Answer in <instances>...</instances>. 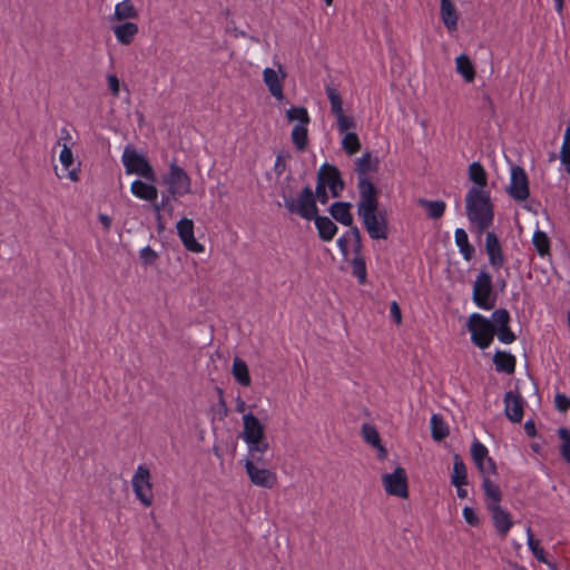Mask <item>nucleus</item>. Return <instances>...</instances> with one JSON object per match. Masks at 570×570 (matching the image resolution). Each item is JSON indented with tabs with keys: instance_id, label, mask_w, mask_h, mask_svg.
<instances>
[{
	"instance_id": "f257e3e1",
	"label": "nucleus",
	"mask_w": 570,
	"mask_h": 570,
	"mask_svg": "<svg viewBox=\"0 0 570 570\" xmlns=\"http://www.w3.org/2000/svg\"><path fill=\"white\" fill-rule=\"evenodd\" d=\"M465 203L469 220L478 227L480 234L483 233L493 222V205L489 193L479 187H471Z\"/></svg>"
},
{
	"instance_id": "f03ea898",
	"label": "nucleus",
	"mask_w": 570,
	"mask_h": 570,
	"mask_svg": "<svg viewBox=\"0 0 570 570\" xmlns=\"http://www.w3.org/2000/svg\"><path fill=\"white\" fill-rule=\"evenodd\" d=\"M286 119L289 122L297 121L291 134L292 141L297 150H305L308 145L307 126L311 122L307 109L305 107H292L286 111Z\"/></svg>"
},
{
	"instance_id": "7ed1b4c3",
	"label": "nucleus",
	"mask_w": 570,
	"mask_h": 570,
	"mask_svg": "<svg viewBox=\"0 0 570 570\" xmlns=\"http://www.w3.org/2000/svg\"><path fill=\"white\" fill-rule=\"evenodd\" d=\"M284 206L289 213L296 214L306 220H311L317 215L315 196L308 185L302 189L297 198L284 196Z\"/></svg>"
},
{
	"instance_id": "20e7f679",
	"label": "nucleus",
	"mask_w": 570,
	"mask_h": 570,
	"mask_svg": "<svg viewBox=\"0 0 570 570\" xmlns=\"http://www.w3.org/2000/svg\"><path fill=\"white\" fill-rule=\"evenodd\" d=\"M352 240L354 244V253L355 257L352 259V273L357 277L360 284L366 283V265L365 261L361 255L362 250V237L357 227H352L350 232L345 234V236L338 239V246L344 255L347 254L346 242Z\"/></svg>"
},
{
	"instance_id": "39448f33",
	"label": "nucleus",
	"mask_w": 570,
	"mask_h": 570,
	"mask_svg": "<svg viewBox=\"0 0 570 570\" xmlns=\"http://www.w3.org/2000/svg\"><path fill=\"white\" fill-rule=\"evenodd\" d=\"M468 330L471 333L472 343L480 347L487 348L493 341L495 327L491 321L484 316L474 313L469 317Z\"/></svg>"
},
{
	"instance_id": "423d86ee",
	"label": "nucleus",
	"mask_w": 570,
	"mask_h": 570,
	"mask_svg": "<svg viewBox=\"0 0 570 570\" xmlns=\"http://www.w3.org/2000/svg\"><path fill=\"white\" fill-rule=\"evenodd\" d=\"M168 196L176 200L191 193V179L188 174L175 163L169 166L168 174L164 177Z\"/></svg>"
},
{
	"instance_id": "0eeeda50",
	"label": "nucleus",
	"mask_w": 570,
	"mask_h": 570,
	"mask_svg": "<svg viewBox=\"0 0 570 570\" xmlns=\"http://www.w3.org/2000/svg\"><path fill=\"white\" fill-rule=\"evenodd\" d=\"M122 163L128 175L136 174L149 181H155L156 174L147 158L136 151L132 146H127L122 154Z\"/></svg>"
},
{
	"instance_id": "6e6552de",
	"label": "nucleus",
	"mask_w": 570,
	"mask_h": 570,
	"mask_svg": "<svg viewBox=\"0 0 570 570\" xmlns=\"http://www.w3.org/2000/svg\"><path fill=\"white\" fill-rule=\"evenodd\" d=\"M132 490L136 498L145 507H150L154 502V491L151 483V473L146 465H139L132 475Z\"/></svg>"
},
{
	"instance_id": "1a4fd4ad",
	"label": "nucleus",
	"mask_w": 570,
	"mask_h": 570,
	"mask_svg": "<svg viewBox=\"0 0 570 570\" xmlns=\"http://www.w3.org/2000/svg\"><path fill=\"white\" fill-rule=\"evenodd\" d=\"M382 483L389 495L401 499L409 498V482L406 471L402 466H396L392 473L382 475Z\"/></svg>"
},
{
	"instance_id": "9d476101",
	"label": "nucleus",
	"mask_w": 570,
	"mask_h": 570,
	"mask_svg": "<svg viewBox=\"0 0 570 570\" xmlns=\"http://www.w3.org/2000/svg\"><path fill=\"white\" fill-rule=\"evenodd\" d=\"M360 199L357 203V214H365L379 210V189L371 181L362 179L357 181Z\"/></svg>"
},
{
	"instance_id": "9b49d317",
	"label": "nucleus",
	"mask_w": 570,
	"mask_h": 570,
	"mask_svg": "<svg viewBox=\"0 0 570 570\" xmlns=\"http://www.w3.org/2000/svg\"><path fill=\"white\" fill-rule=\"evenodd\" d=\"M491 293H492L491 275L485 272H481L479 274V276L476 277V281L473 286L474 303L483 309L493 308L495 305V302H494V299H491Z\"/></svg>"
},
{
	"instance_id": "f8f14e48",
	"label": "nucleus",
	"mask_w": 570,
	"mask_h": 570,
	"mask_svg": "<svg viewBox=\"0 0 570 570\" xmlns=\"http://www.w3.org/2000/svg\"><path fill=\"white\" fill-rule=\"evenodd\" d=\"M275 66L277 67V70L273 68H265L263 70V81L269 94L276 100L281 101L284 99V82L287 77V72L279 62H276Z\"/></svg>"
},
{
	"instance_id": "ddd939ff",
	"label": "nucleus",
	"mask_w": 570,
	"mask_h": 570,
	"mask_svg": "<svg viewBox=\"0 0 570 570\" xmlns=\"http://www.w3.org/2000/svg\"><path fill=\"white\" fill-rule=\"evenodd\" d=\"M363 225L373 239H386L389 235V223L385 216L377 212L358 215Z\"/></svg>"
},
{
	"instance_id": "4468645a",
	"label": "nucleus",
	"mask_w": 570,
	"mask_h": 570,
	"mask_svg": "<svg viewBox=\"0 0 570 570\" xmlns=\"http://www.w3.org/2000/svg\"><path fill=\"white\" fill-rule=\"evenodd\" d=\"M243 439L248 446L268 444L265 438L264 426L253 413L245 414L243 416Z\"/></svg>"
},
{
	"instance_id": "2eb2a0df",
	"label": "nucleus",
	"mask_w": 570,
	"mask_h": 570,
	"mask_svg": "<svg viewBox=\"0 0 570 570\" xmlns=\"http://www.w3.org/2000/svg\"><path fill=\"white\" fill-rule=\"evenodd\" d=\"M317 180L330 189L332 197H338L344 189V180L334 165H322L317 173Z\"/></svg>"
},
{
	"instance_id": "dca6fc26",
	"label": "nucleus",
	"mask_w": 570,
	"mask_h": 570,
	"mask_svg": "<svg viewBox=\"0 0 570 570\" xmlns=\"http://www.w3.org/2000/svg\"><path fill=\"white\" fill-rule=\"evenodd\" d=\"M509 195L518 202L525 200L529 195V180L524 169L520 166L511 168V181L508 188Z\"/></svg>"
},
{
	"instance_id": "f3484780",
	"label": "nucleus",
	"mask_w": 570,
	"mask_h": 570,
	"mask_svg": "<svg viewBox=\"0 0 570 570\" xmlns=\"http://www.w3.org/2000/svg\"><path fill=\"white\" fill-rule=\"evenodd\" d=\"M245 469L250 482L257 487L271 489L277 483L276 474L264 466L259 468L245 462Z\"/></svg>"
},
{
	"instance_id": "a211bd4d",
	"label": "nucleus",
	"mask_w": 570,
	"mask_h": 570,
	"mask_svg": "<svg viewBox=\"0 0 570 570\" xmlns=\"http://www.w3.org/2000/svg\"><path fill=\"white\" fill-rule=\"evenodd\" d=\"M177 233L186 249L193 253L204 252V246L194 236V222L191 219L181 218L177 223Z\"/></svg>"
},
{
	"instance_id": "6ab92c4d",
	"label": "nucleus",
	"mask_w": 570,
	"mask_h": 570,
	"mask_svg": "<svg viewBox=\"0 0 570 570\" xmlns=\"http://www.w3.org/2000/svg\"><path fill=\"white\" fill-rule=\"evenodd\" d=\"M504 412L513 423H520L523 417V399L518 391H509L504 396Z\"/></svg>"
},
{
	"instance_id": "aec40b11",
	"label": "nucleus",
	"mask_w": 570,
	"mask_h": 570,
	"mask_svg": "<svg viewBox=\"0 0 570 570\" xmlns=\"http://www.w3.org/2000/svg\"><path fill=\"white\" fill-rule=\"evenodd\" d=\"M380 160L372 153L366 151L355 161V173L358 181L362 179L370 180L368 174L379 170Z\"/></svg>"
},
{
	"instance_id": "412c9836",
	"label": "nucleus",
	"mask_w": 570,
	"mask_h": 570,
	"mask_svg": "<svg viewBox=\"0 0 570 570\" xmlns=\"http://www.w3.org/2000/svg\"><path fill=\"white\" fill-rule=\"evenodd\" d=\"M485 249L489 256V262L492 267L499 269L504 264V256L502 253L501 244L497 237V235L492 232L487 234L485 238Z\"/></svg>"
},
{
	"instance_id": "4be33fe9",
	"label": "nucleus",
	"mask_w": 570,
	"mask_h": 570,
	"mask_svg": "<svg viewBox=\"0 0 570 570\" xmlns=\"http://www.w3.org/2000/svg\"><path fill=\"white\" fill-rule=\"evenodd\" d=\"M440 17L446 30L452 33L458 30L459 12L451 0H440Z\"/></svg>"
},
{
	"instance_id": "5701e85b",
	"label": "nucleus",
	"mask_w": 570,
	"mask_h": 570,
	"mask_svg": "<svg viewBox=\"0 0 570 570\" xmlns=\"http://www.w3.org/2000/svg\"><path fill=\"white\" fill-rule=\"evenodd\" d=\"M58 146H62V149L59 154V160L61 163V165L63 166V168L68 171V178L73 181V183H77L80 180V165L78 164L77 167H72L73 166V154L71 151V149L68 147V145L65 142V144H61V140H58Z\"/></svg>"
},
{
	"instance_id": "b1692460",
	"label": "nucleus",
	"mask_w": 570,
	"mask_h": 570,
	"mask_svg": "<svg viewBox=\"0 0 570 570\" xmlns=\"http://www.w3.org/2000/svg\"><path fill=\"white\" fill-rule=\"evenodd\" d=\"M488 509L491 512L492 521L498 533L502 537H505L513 524L510 513L503 510L500 504L490 507Z\"/></svg>"
},
{
	"instance_id": "393cba45",
	"label": "nucleus",
	"mask_w": 570,
	"mask_h": 570,
	"mask_svg": "<svg viewBox=\"0 0 570 570\" xmlns=\"http://www.w3.org/2000/svg\"><path fill=\"white\" fill-rule=\"evenodd\" d=\"M362 435L368 444H371L373 448L377 450V456L381 460H385L387 456V450L382 444L380 434L375 426L370 424H364L362 426Z\"/></svg>"
},
{
	"instance_id": "a878e982",
	"label": "nucleus",
	"mask_w": 570,
	"mask_h": 570,
	"mask_svg": "<svg viewBox=\"0 0 570 570\" xmlns=\"http://www.w3.org/2000/svg\"><path fill=\"white\" fill-rule=\"evenodd\" d=\"M313 219L320 238L324 242L332 240L337 232V226L326 216L316 215Z\"/></svg>"
},
{
	"instance_id": "bb28decb",
	"label": "nucleus",
	"mask_w": 570,
	"mask_h": 570,
	"mask_svg": "<svg viewBox=\"0 0 570 570\" xmlns=\"http://www.w3.org/2000/svg\"><path fill=\"white\" fill-rule=\"evenodd\" d=\"M131 193L144 200L154 202L157 199L158 190L153 184L142 180H135L131 184Z\"/></svg>"
},
{
	"instance_id": "cd10ccee",
	"label": "nucleus",
	"mask_w": 570,
	"mask_h": 570,
	"mask_svg": "<svg viewBox=\"0 0 570 570\" xmlns=\"http://www.w3.org/2000/svg\"><path fill=\"white\" fill-rule=\"evenodd\" d=\"M117 40L125 46L132 42L135 36L138 33V26L134 22H124L114 28Z\"/></svg>"
},
{
	"instance_id": "c85d7f7f",
	"label": "nucleus",
	"mask_w": 570,
	"mask_h": 570,
	"mask_svg": "<svg viewBox=\"0 0 570 570\" xmlns=\"http://www.w3.org/2000/svg\"><path fill=\"white\" fill-rule=\"evenodd\" d=\"M330 213L334 219H336L337 222L345 226H351L353 223L350 203H334L330 208Z\"/></svg>"
},
{
	"instance_id": "c756f323",
	"label": "nucleus",
	"mask_w": 570,
	"mask_h": 570,
	"mask_svg": "<svg viewBox=\"0 0 570 570\" xmlns=\"http://www.w3.org/2000/svg\"><path fill=\"white\" fill-rule=\"evenodd\" d=\"M456 71L463 77L466 82L474 81L475 68L470 57L465 53H461L455 59Z\"/></svg>"
},
{
	"instance_id": "7c9ffc66",
	"label": "nucleus",
	"mask_w": 570,
	"mask_h": 570,
	"mask_svg": "<svg viewBox=\"0 0 570 570\" xmlns=\"http://www.w3.org/2000/svg\"><path fill=\"white\" fill-rule=\"evenodd\" d=\"M497 371L512 374L515 370V357L508 353L498 351L493 356Z\"/></svg>"
},
{
	"instance_id": "2f4dec72",
	"label": "nucleus",
	"mask_w": 570,
	"mask_h": 570,
	"mask_svg": "<svg viewBox=\"0 0 570 570\" xmlns=\"http://www.w3.org/2000/svg\"><path fill=\"white\" fill-rule=\"evenodd\" d=\"M482 489L487 497V507L499 505L502 500V492L498 484L492 482L490 478H484L482 480Z\"/></svg>"
},
{
	"instance_id": "473e14b6",
	"label": "nucleus",
	"mask_w": 570,
	"mask_h": 570,
	"mask_svg": "<svg viewBox=\"0 0 570 570\" xmlns=\"http://www.w3.org/2000/svg\"><path fill=\"white\" fill-rule=\"evenodd\" d=\"M451 483L456 488L468 484L466 468L459 454L454 455V464H453V473L451 476Z\"/></svg>"
},
{
	"instance_id": "72a5a7b5",
	"label": "nucleus",
	"mask_w": 570,
	"mask_h": 570,
	"mask_svg": "<svg viewBox=\"0 0 570 570\" xmlns=\"http://www.w3.org/2000/svg\"><path fill=\"white\" fill-rule=\"evenodd\" d=\"M232 373L234 379L243 386L250 385V375L245 361L235 357L233 362Z\"/></svg>"
},
{
	"instance_id": "f704fd0d",
	"label": "nucleus",
	"mask_w": 570,
	"mask_h": 570,
	"mask_svg": "<svg viewBox=\"0 0 570 570\" xmlns=\"http://www.w3.org/2000/svg\"><path fill=\"white\" fill-rule=\"evenodd\" d=\"M417 204L426 210L428 217L431 219H439L445 212V203L442 200H428L420 198Z\"/></svg>"
},
{
	"instance_id": "c9c22d12",
	"label": "nucleus",
	"mask_w": 570,
	"mask_h": 570,
	"mask_svg": "<svg viewBox=\"0 0 570 570\" xmlns=\"http://www.w3.org/2000/svg\"><path fill=\"white\" fill-rule=\"evenodd\" d=\"M137 16L138 12L134 3L130 0H124L116 6L112 19L124 21L136 18Z\"/></svg>"
},
{
	"instance_id": "e433bc0d",
	"label": "nucleus",
	"mask_w": 570,
	"mask_h": 570,
	"mask_svg": "<svg viewBox=\"0 0 570 570\" xmlns=\"http://www.w3.org/2000/svg\"><path fill=\"white\" fill-rule=\"evenodd\" d=\"M455 244L466 261H470L473 257L474 248L470 245L468 234L464 229L458 228L455 230Z\"/></svg>"
},
{
	"instance_id": "4c0bfd02",
	"label": "nucleus",
	"mask_w": 570,
	"mask_h": 570,
	"mask_svg": "<svg viewBox=\"0 0 570 570\" xmlns=\"http://www.w3.org/2000/svg\"><path fill=\"white\" fill-rule=\"evenodd\" d=\"M431 432L435 441H442L450 433L449 426L439 414H433L431 417Z\"/></svg>"
},
{
	"instance_id": "58836bf2",
	"label": "nucleus",
	"mask_w": 570,
	"mask_h": 570,
	"mask_svg": "<svg viewBox=\"0 0 570 570\" xmlns=\"http://www.w3.org/2000/svg\"><path fill=\"white\" fill-rule=\"evenodd\" d=\"M469 178L471 181L475 184L474 187L484 189V187L487 186V173L480 163H472L469 166Z\"/></svg>"
},
{
	"instance_id": "ea45409f",
	"label": "nucleus",
	"mask_w": 570,
	"mask_h": 570,
	"mask_svg": "<svg viewBox=\"0 0 570 570\" xmlns=\"http://www.w3.org/2000/svg\"><path fill=\"white\" fill-rule=\"evenodd\" d=\"M269 444L250 445L248 446V458L245 462H250L253 465H266L267 461L264 459V453L268 450Z\"/></svg>"
},
{
	"instance_id": "a19ab883",
	"label": "nucleus",
	"mask_w": 570,
	"mask_h": 570,
	"mask_svg": "<svg viewBox=\"0 0 570 570\" xmlns=\"http://www.w3.org/2000/svg\"><path fill=\"white\" fill-rule=\"evenodd\" d=\"M532 243L538 252V254L542 257L550 255V239L548 235L542 230H537L533 234Z\"/></svg>"
},
{
	"instance_id": "79ce46f5",
	"label": "nucleus",
	"mask_w": 570,
	"mask_h": 570,
	"mask_svg": "<svg viewBox=\"0 0 570 570\" xmlns=\"http://www.w3.org/2000/svg\"><path fill=\"white\" fill-rule=\"evenodd\" d=\"M342 146L347 155L356 154L361 149L358 136L355 132H347L342 140Z\"/></svg>"
},
{
	"instance_id": "37998d69",
	"label": "nucleus",
	"mask_w": 570,
	"mask_h": 570,
	"mask_svg": "<svg viewBox=\"0 0 570 570\" xmlns=\"http://www.w3.org/2000/svg\"><path fill=\"white\" fill-rule=\"evenodd\" d=\"M527 535H528V546H529L530 550L532 551L533 556L540 562H547L546 552H544L543 548L540 546V541L534 538L530 528L527 529Z\"/></svg>"
},
{
	"instance_id": "c03bdc74",
	"label": "nucleus",
	"mask_w": 570,
	"mask_h": 570,
	"mask_svg": "<svg viewBox=\"0 0 570 570\" xmlns=\"http://www.w3.org/2000/svg\"><path fill=\"white\" fill-rule=\"evenodd\" d=\"M558 435L562 441L560 446L561 456L570 464V430L567 428H560L558 430Z\"/></svg>"
},
{
	"instance_id": "a18cd8bd",
	"label": "nucleus",
	"mask_w": 570,
	"mask_h": 570,
	"mask_svg": "<svg viewBox=\"0 0 570 570\" xmlns=\"http://www.w3.org/2000/svg\"><path fill=\"white\" fill-rule=\"evenodd\" d=\"M326 95L330 99L331 109L334 115L344 111L343 110V99H342L340 92L335 88L330 87V86L326 87Z\"/></svg>"
},
{
	"instance_id": "49530a36",
	"label": "nucleus",
	"mask_w": 570,
	"mask_h": 570,
	"mask_svg": "<svg viewBox=\"0 0 570 570\" xmlns=\"http://www.w3.org/2000/svg\"><path fill=\"white\" fill-rule=\"evenodd\" d=\"M471 455L474 463L478 465L479 463L489 458L488 449L481 442L475 440L471 448Z\"/></svg>"
},
{
	"instance_id": "de8ad7c7",
	"label": "nucleus",
	"mask_w": 570,
	"mask_h": 570,
	"mask_svg": "<svg viewBox=\"0 0 570 570\" xmlns=\"http://www.w3.org/2000/svg\"><path fill=\"white\" fill-rule=\"evenodd\" d=\"M510 323V314L507 309H495L492 314V324L495 330L499 327L508 326Z\"/></svg>"
},
{
	"instance_id": "09e8293b",
	"label": "nucleus",
	"mask_w": 570,
	"mask_h": 570,
	"mask_svg": "<svg viewBox=\"0 0 570 570\" xmlns=\"http://www.w3.org/2000/svg\"><path fill=\"white\" fill-rule=\"evenodd\" d=\"M560 158L563 165H570V125L567 127L564 132Z\"/></svg>"
},
{
	"instance_id": "8fccbe9b",
	"label": "nucleus",
	"mask_w": 570,
	"mask_h": 570,
	"mask_svg": "<svg viewBox=\"0 0 570 570\" xmlns=\"http://www.w3.org/2000/svg\"><path fill=\"white\" fill-rule=\"evenodd\" d=\"M478 469L480 473L484 478H490L491 474H497V466L494 461L491 458H488L487 460L479 463Z\"/></svg>"
},
{
	"instance_id": "3c124183",
	"label": "nucleus",
	"mask_w": 570,
	"mask_h": 570,
	"mask_svg": "<svg viewBox=\"0 0 570 570\" xmlns=\"http://www.w3.org/2000/svg\"><path fill=\"white\" fill-rule=\"evenodd\" d=\"M337 119V127L341 132L347 131L351 128L355 127L354 120L351 117H347L344 111L335 114Z\"/></svg>"
},
{
	"instance_id": "603ef678",
	"label": "nucleus",
	"mask_w": 570,
	"mask_h": 570,
	"mask_svg": "<svg viewBox=\"0 0 570 570\" xmlns=\"http://www.w3.org/2000/svg\"><path fill=\"white\" fill-rule=\"evenodd\" d=\"M498 338L504 344H511L515 340V335L510 330V326H503L495 330Z\"/></svg>"
},
{
	"instance_id": "864d4df0",
	"label": "nucleus",
	"mask_w": 570,
	"mask_h": 570,
	"mask_svg": "<svg viewBox=\"0 0 570 570\" xmlns=\"http://www.w3.org/2000/svg\"><path fill=\"white\" fill-rule=\"evenodd\" d=\"M326 186L317 180L316 189H315V200L317 199L321 204H326L328 202V194L326 191Z\"/></svg>"
},
{
	"instance_id": "5fc2aeb1",
	"label": "nucleus",
	"mask_w": 570,
	"mask_h": 570,
	"mask_svg": "<svg viewBox=\"0 0 570 570\" xmlns=\"http://www.w3.org/2000/svg\"><path fill=\"white\" fill-rule=\"evenodd\" d=\"M554 402H556V407L560 412H567L570 409V399L564 394H557Z\"/></svg>"
},
{
	"instance_id": "6e6d98bb",
	"label": "nucleus",
	"mask_w": 570,
	"mask_h": 570,
	"mask_svg": "<svg viewBox=\"0 0 570 570\" xmlns=\"http://www.w3.org/2000/svg\"><path fill=\"white\" fill-rule=\"evenodd\" d=\"M463 517H464L465 521L472 527H476L480 523V520H479L475 511L470 507H465L463 509Z\"/></svg>"
},
{
	"instance_id": "4d7b16f0",
	"label": "nucleus",
	"mask_w": 570,
	"mask_h": 570,
	"mask_svg": "<svg viewBox=\"0 0 570 570\" xmlns=\"http://www.w3.org/2000/svg\"><path fill=\"white\" fill-rule=\"evenodd\" d=\"M391 315L397 325L402 323V312L400 305L395 301L391 303Z\"/></svg>"
},
{
	"instance_id": "13d9d810",
	"label": "nucleus",
	"mask_w": 570,
	"mask_h": 570,
	"mask_svg": "<svg viewBox=\"0 0 570 570\" xmlns=\"http://www.w3.org/2000/svg\"><path fill=\"white\" fill-rule=\"evenodd\" d=\"M169 200H170V197L167 195V196H164V197H163L161 203H159V204H158V203H155V204L153 205V208H154V212H155V214H156V218H157V220H160V219H161V214H160V212H161V209H164V208L167 206V204H168V202H169Z\"/></svg>"
},
{
	"instance_id": "bf43d9fd",
	"label": "nucleus",
	"mask_w": 570,
	"mask_h": 570,
	"mask_svg": "<svg viewBox=\"0 0 570 570\" xmlns=\"http://www.w3.org/2000/svg\"><path fill=\"white\" fill-rule=\"evenodd\" d=\"M108 85H109V89L111 90L112 95L114 96H118L119 95L120 85H119V79L117 78V76L109 75L108 76Z\"/></svg>"
},
{
	"instance_id": "052dcab7",
	"label": "nucleus",
	"mask_w": 570,
	"mask_h": 570,
	"mask_svg": "<svg viewBox=\"0 0 570 570\" xmlns=\"http://www.w3.org/2000/svg\"><path fill=\"white\" fill-rule=\"evenodd\" d=\"M524 431L525 433L530 436V438H533L537 434V430H535V423L533 420H529L524 423Z\"/></svg>"
},
{
	"instance_id": "680f3d73",
	"label": "nucleus",
	"mask_w": 570,
	"mask_h": 570,
	"mask_svg": "<svg viewBox=\"0 0 570 570\" xmlns=\"http://www.w3.org/2000/svg\"><path fill=\"white\" fill-rule=\"evenodd\" d=\"M218 394H219V405L222 407V416L225 417L228 413V409H227V405H226V402L224 400V395H223V390L222 389H218Z\"/></svg>"
},
{
	"instance_id": "e2e57ef3",
	"label": "nucleus",
	"mask_w": 570,
	"mask_h": 570,
	"mask_svg": "<svg viewBox=\"0 0 570 570\" xmlns=\"http://www.w3.org/2000/svg\"><path fill=\"white\" fill-rule=\"evenodd\" d=\"M141 258L146 261L154 259L156 258V253L150 247H146L141 250Z\"/></svg>"
},
{
	"instance_id": "0e129e2a",
	"label": "nucleus",
	"mask_w": 570,
	"mask_h": 570,
	"mask_svg": "<svg viewBox=\"0 0 570 570\" xmlns=\"http://www.w3.org/2000/svg\"><path fill=\"white\" fill-rule=\"evenodd\" d=\"M99 222L102 224L106 230L110 229L111 226V218L105 214L99 215Z\"/></svg>"
},
{
	"instance_id": "69168bd1",
	"label": "nucleus",
	"mask_w": 570,
	"mask_h": 570,
	"mask_svg": "<svg viewBox=\"0 0 570 570\" xmlns=\"http://www.w3.org/2000/svg\"><path fill=\"white\" fill-rule=\"evenodd\" d=\"M245 407H246L245 402L242 399H238L237 400V411L238 412H244Z\"/></svg>"
},
{
	"instance_id": "338daca9",
	"label": "nucleus",
	"mask_w": 570,
	"mask_h": 570,
	"mask_svg": "<svg viewBox=\"0 0 570 570\" xmlns=\"http://www.w3.org/2000/svg\"><path fill=\"white\" fill-rule=\"evenodd\" d=\"M556 2V9L559 13L562 12L563 10V3H564V0H554Z\"/></svg>"
},
{
	"instance_id": "774afa93",
	"label": "nucleus",
	"mask_w": 570,
	"mask_h": 570,
	"mask_svg": "<svg viewBox=\"0 0 570 570\" xmlns=\"http://www.w3.org/2000/svg\"><path fill=\"white\" fill-rule=\"evenodd\" d=\"M458 495H459V498L464 499V498H466L468 492L462 487H460V488H458Z\"/></svg>"
}]
</instances>
